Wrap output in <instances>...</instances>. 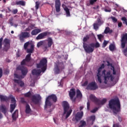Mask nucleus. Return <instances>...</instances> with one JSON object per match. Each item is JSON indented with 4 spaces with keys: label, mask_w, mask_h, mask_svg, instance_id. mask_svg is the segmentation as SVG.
I'll list each match as a JSON object with an SVG mask.
<instances>
[{
    "label": "nucleus",
    "mask_w": 127,
    "mask_h": 127,
    "mask_svg": "<svg viewBox=\"0 0 127 127\" xmlns=\"http://www.w3.org/2000/svg\"><path fill=\"white\" fill-rule=\"evenodd\" d=\"M108 106L109 109L112 110L114 116H117L121 112V102L119 98L111 99Z\"/></svg>",
    "instance_id": "f257e3e1"
},
{
    "label": "nucleus",
    "mask_w": 127,
    "mask_h": 127,
    "mask_svg": "<svg viewBox=\"0 0 127 127\" xmlns=\"http://www.w3.org/2000/svg\"><path fill=\"white\" fill-rule=\"evenodd\" d=\"M47 41L48 42V44L44 40L39 42L37 44V47L39 48V47L42 46V49L44 51H48V48H51V46L53 45V40L52 38L49 37Z\"/></svg>",
    "instance_id": "f03ea898"
},
{
    "label": "nucleus",
    "mask_w": 127,
    "mask_h": 127,
    "mask_svg": "<svg viewBox=\"0 0 127 127\" xmlns=\"http://www.w3.org/2000/svg\"><path fill=\"white\" fill-rule=\"evenodd\" d=\"M62 106L64 109L63 115H66L65 119H67L70 116H71L72 110L70 108V105H69V103H68V102L67 101H63L62 103Z\"/></svg>",
    "instance_id": "7ed1b4c3"
},
{
    "label": "nucleus",
    "mask_w": 127,
    "mask_h": 127,
    "mask_svg": "<svg viewBox=\"0 0 127 127\" xmlns=\"http://www.w3.org/2000/svg\"><path fill=\"white\" fill-rule=\"evenodd\" d=\"M56 103L57 102V96L55 94H52L47 97L45 101V109H47V107H51L52 103L51 102Z\"/></svg>",
    "instance_id": "20e7f679"
},
{
    "label": "nucleus",
    "mask_w": 127,
    "mask_h": 127,
    "mask_svg": "<svg viewBox=\"0 0 127 127\" xmlns=\"http://www.w3.org/2000/svg\"><path fill=\"white\" fill-rule=\"evenodd\" d=\"M37 68H41L42 72L44 73L47 69V59L44 58L42 59L39 64H37Z\"/></svg>",
    "instance_id": "39448f33"
},
{
    "label": "nucleus",
    "mask_w": 127,
    "mask_h": 127,
    "mask_svg": "<svg viewBox=\"0 0 127 127\" xmlns=\"http://www.w3.org/2000/svg\"><path fill=\"white\" fill-rule=\"evenodd\" d=\"M90 99L91 101L92 102H94L95 104H96V105H104L107 103V99L104 98L102 99V101L100 100V99L97 98L95 95L91 94L90 96Z\"/></svg>",
    "instance_id": "423d86ee"
},
{
    "label": "nucleus",
    "mask_w": 127,
    "mask_h": 127,
    "mask_svg": "<svg viewBox=\"0 0 127 127\" xmlns=\"http://www.w3.org/2000/svg\"><path fill=\"white\" fill-rule=\"evenodd\" d=\"M100 45L99 42H96L95 44L92 43L89 44V46L88 48H86L85 47V52L86 53H92V52H94V50L95 48H99L100 47Z\"/></svg>",
    "instance_id": "0eeeda50"
},
{
    "label": "nucleus",
    "mask_w": 127,
    "mask_h": 127,
    "mask_svg": "<svg viewBox=\"0 0 127 127\" xmlns=\"http://www.w3.org/2000/svg\"><path fill=\"white\" fill-rule=\"evenodd\" d=\"M102 75L104 76V83L107 84L108 81L111 79V81L114 80V76L111 74V71H108L106 74V70H103L102 71Z\"/></svg>",
    "instance_id": "6e6552de"
},
{
    "label": "nucleus",
    "mask_w": 127,
    "mask_h": 127,
    "mask_svg": "<svg viewBox=\"0 0 127 127\" xmlns=\"http://www.w3.org/2000/svg\"><path fill=\"white\" fill-rule=\"evenodd\" d=\"M18 37L19 40L22 43L25 41V38H29L30 37V33L28 32H22L18 35Z\"/></svg>",
    "instance_id": "1a4fd4ad"
},
{
    "label": "nucleus",
    "mask_w": 127,
    "mask_h": 127,
    "mask_svg": "<svg viewBox=\"0 0 127 127\" xmlns=\"http://www.w3.org/2000/svg\"><path fill=\"white\" fill-rule=\"evenodd\" d=\"M64 69V64H63L57 62L55 64V67L54 68V71L55 74H60V70Z\"/></svg>",
    "instance_id": "9d476101"
},
{
    "label": "nucleus",
    "mask_w": 127,
    "mask_h": 127,
    "mask_svg": "<svg viewBox=\"0 0 127 127\" xmlns=\"http://www.w3.org/2000/svg\"><path fill=\"white\" fill-rule=\"evenodd\" d=\"M4 47L3 48V51L7 52L8 49L10 48V40L7 38H5L3 40Z\"/></svg>",
    "instance_id": "9b49d317"
},
{
    "label": "nucleus",
    "mask_w": 127,
    "mask_h": 127,
    "mask_svg": "<svg viewBox=\"0 0 127 127\" xmlns=\"http://www.w3.org/2000/svg\"><path fill=\"white\" fill-rule=\"evenodd\" d=\"M83 116H84L83 111L78 112L75 115L74 117L72 118V121L73 122H79L83 118Z\"/></svg>",
    "instance_id": "f8f14e48"
},
{
    "label": "nucleus",
    "mask_w": 127,
    "mask_h": 127,
    "mask_svg": "<svg viewBox=\"0 0 127 127\" xmlns=\"http://www.w3.org/2000/svg\"><path fill=\"white\" fill-rule=\"evenodd\" d=\"M31 101L35 105H38L40 103V101H41V96L39 94L33 95Z\"/></svg>",
    "instance_id": "ddd939ff"
},
{
    "label": "nucleus",
    "mask_w": 127,
    "mask_h": 127,
    "mask_svg": "<svg viewBox=\"0 0 127 127\" xmlns=\"http://www.w3.org/2000/svg\"><path fill=\"white\" fill-rule=\"evenodd\" d=\"M16 69L21 71V74L23 76H26L27 73H28V69L26 67H24L23 65H19Z\"/></svg>",
    "instance_id": "4468645a"
},
{
    "label": "nucleus",
    "mask_w": 127,
    "mask_h": 127,
    "mask_svg": "<svg viewBox=\"0 0 127 127\" xmlns=\"http://www.w3.org/2000/svg\"><path fill=\"white\" fill-rule=\"evenodd\" d=\"M30 60H31V54H28L26 56L25 59L21 62V65L28 66V63L30 62Z\"/></svg>",
    "instance_id": "2eb2a0df"
},
{
    "label": "nucleus",
    "mask_w": 127,
    "mask_h": 127,
    "mask_svg": "<svg viewBox=\"0 0 127 127\" xmlns=\"http://www.w3.org/2000/svg\"><path fill=\"white\" fill-rule=\"evenodd\" d=\"M121 47L124 49L126 47V44H127V33L123 35L121 37Z\"/></svg>",
    "instance_id": "dca6fc26"
},
{
    "label": "nucleus",
    "mask_w": 127,
    "mask_h": 127,
    "mask_svg": "<svg viewBox=\"0 0 127 127\" xmlns=\"http://www.w3.org/2000/svg\"><path fill=\"white\" fill-rule=\"evenodd\" d=\"M86 89L87 90L95 91V90H97V89H98V85H97V83H96V82H91L88 84Z\"/></svg>",
    "instance_id": "f3484780"
},
{
    "label": "nucleus",
    "mask_w": 127,
    "mask_h": 127,
    "mask_svg": "<svg viewBox=\"0 0 127 127\" xmlns=\"http://www.w3.org/2000/svg\"><path fill=\"white\" fill-rule=\"evenodd\" d=\"M55 5L56 12H60V11L61 10L60 8L61 7V2L60 1V0H55Z\"/></svg>",
    "instance_id": "a211bd4d"
},
{
    "label": "nucleus",
    "mask_w": 127,
    "mask_h": 127,
    "mask_svg": "<svg viewBox=\"0 0 127 127\" xmlns=\"http://www.w3.org/2000/svg\"><path fill=\"white\" fill-rule=\"evenodd\" d=\"M50 34V32H45L39 34L37 37L36 38L37 40H39L40 39H43L45 37V36H47Z\"/></svg>",
    "instance_id": "6ab92c4d"
},
{
    "label": "nucleus",
    "mask_w": 127,
    "mask_h": 127,
    "mask_svg": "<svg viewBox=\"0 0 127 127\" xmlns=\"http://www.w3.org/2000/svg\"><path fill=\"white\" fill-rule=\"evenodd\" d=\"M89 39H90V36L89 35H86L85 37H84L83 39V47L84 49V51H86V49H85V47H86L87 48H88L90 46H89L88 44H87V43H86V42H87V41H88V40H89Z\"/></svg>",
    "instance_id": "aec40b11"
},
{
    "label": "nucleus",
    "mask_w": 127,
    "mask_h": 127,
    "mask_svg": "<svg viewBox=\"0 0 127 127\" xmlns=\"http://www.w3.org/2000/svg\"><path fill=\"white\" fill-rule=\"evenodd\" d=\"M76 95V91H75V89L72 88L70 90L69 92V96L70 97V100L72 101H75V99H73V98Z\"/></svg>",
    "instance_id": "412c9836"
},
{
    "label": "nucleus",
    "mask_w": 127,
    "mask_h": 127,
    "mask_svg": "<svg viewBox=\"0 0 127 127\" xmlns=\"http://www.w3.org/2000/svg\"><path fill=\"white\" fill-rule=\"evenodd\" d=\"M12 122H15L18 119V110H16L12 114Z\"/></svg>",
    "instance_id": "4be33fe9"
},
{
    "label": "nucleus",
    "mask_w": 127,
    "mask_h": 127,
    "mask_svg": "<svg viewBox=\"0 0 127 127\" xmlns=\"http://www.w3.org/2000/svg\"><path fill=\"white\" fill-rule=\"evenodd\" d=\"M0 111L4 114V115H5L6 114V112H7V108H6V106L5 105H0Z\"/></svg>",
    "instance_id": "5701e85b"
},
{
    "label": "nucleus",
    "mask_w": 127,
    "mask_h": 127,
    "mask_svg": "<svg viewBox=\"0 0 127 127\" xmlns=\"http://www.w3.org/2000/svg\"><path fill=\"white\" fill-rule=\"evenodd\" d=\"M32 75L35 76H39L41 74V70L40 69H33L32 71Z\"/></svg>",
    "instance_id": "b1692460"
},
{
    "label": "nucleus",
    "mask_w": 127,
    "mask_h": 127,
    "mask_svg": "<svg viewBox=\"0 0 127 127\" xmlns=\"http://www.w3.org/2000/svg\"><path fill=\"white\" fill-rule=\"evenodd\" d=\"M14 83H16L17 84H19L20 87L22 88V87H24V82L22 81V80H20L19 79H14Z\"/></svg>",
    "instance_id": "393cba45"
},
{
    "label": "nucleus",
    "mask_w": 127,
    "mask_h": 127,
    "mask_svg": "<svg viewBox=\"0 0 127 127\" xmlns=\"http://www.w3.org/2000/svg\"><path fill=\"white\" fill-rule=\"evenodd\" d=\"M0 100L1 102H7L9 100V98L7 97L6 96L0 95Z\"/></svg>",
    "instance_id": "a878e982"
},
{
    "label": "nucleus",
    "mask_w": 127,
    "mask_h": 127,
    "mask_svg": "<svg viewBox=\"0 0 127 127\" xmlns=\"http://www.w3.org/2000/svg\"><path fill=\"white\" fill-rule=\"evenodd\" d=\"M41 32V30L40 29H35L31 32L32 35H37L38 33H40Z\"/></svg>",
    "instance_id": "bb28decb"
},
{
    "label": "nucleus",
    "mask_w": 127,
    "mask_h": 127,
    "mask_svg": "<svg viewBox=\"0 0 127 127\" xmlns=\"http://www.w3.org/2000/svg\"><path fill=\"white\" fill-rule=\"evenodd\" d=\"M27 53H29V54H31V53H33V51H34V45H31L30 49H27Z\"/></svg>",
    "instance_id": "cd10ccee"
},
{
    "label": "nucleus",
    "mask_w": 127,
    "mask_h": 127,
    "mask_svg": "<svg viewBox=\"0 0 127 127\" xmlns=\"http://www.w3.org/2000/svg\"><path fill=\"white\" fill-rule=\"evenodd\" d=\"M104 33L105 34H108V33L111 34V33H113V30L111 29L109 27H106L104 30Z\"/></svg>",
    "instance_id": "c85d7f7f"
},
{
    "label": "nucleus",
    "mask_w": 127,
    "mask_h": 127,
    "mask_svg": "<svg viewBox=\"0 0 127 127\" xmlns=\"http://www.w3.org/2000/svg\"><path fill=\"white\" fill-rule=\"evenodd\" d=\"M26 114H30L31 113V109L30 108V106L28 104H26L25 109Z\"/></svg>",
    "instance_id": "c756f323"
},
{
    "label": "nucleus",
    "mask_w": 127,
    "mask_h": 127,
    "mask_svg": "<svg viewBox=\"0 0 127 127\" xmlns=\"http://www.w3.org/2000/svg\"><path fill=\"white\" fill-rule=\"evenodd\" d=\"M82 95L81 91L79 89H77L76 90V98H79V99L82 98Z\"/></svg>",
    "instance_id": "7c9ffc66"
},
{
    "label": "nucleus",
    "mask_w": 127,
    "mask_h": 127,
    "mask_svg": "<svg viewBox=\"0 0 127 127\" xmlns=\"http://www.w3.org/2000/svg\"><path fill=\"white\" fill-rule=\"evenodd\" d=\"M16 4H17V5H22V6H24V5H25V1L23 0H20L16 2Z\"/></svg>",
    "instance_id": "2f4dec72"
},
{
    "label": "nucleus",
    "mask_w": 127,
    "mask_h": 127,
    "mask_svg": "<svg viewBox=\"0 0 127 127\" xmlns=\"http://www.w3.org/2000/svg\"><path fill=\"white\" fill-rule=\"evenodd\" d=\"M97 24L101 26V25L104 24V20H101V18H98L97 19Z\"/></svg>",
    "instance_id": "473e14b6"
},
{
    "label": "nucleus",
    "mask_w": 127,
    "mask_h": 127,
    "mask_svg": "<svg viewBox=\"0 0 127 127\" xmlns=\"http://www.w3.org/2000/svg\"><path fill=\"white\" fill-rule=\"evenodd\" d=\"M86 125H87L86 123V122L83 120H81L79 123V126H78V127H85Z\"/></svg>",
    "instance_id": "72a5a7b5"
},
{
    "label": "nucleus",
    "mask_w": 127,
    "mask_h": 127,
    "mask_svg": "<svg viewBox=\"0 0 127 127\" xmlns=\"http://www.w3.org/2000/svg\"><path fill=\"white\" fill-rule=\"evenodd\" d=\"M64 10H65L66 14V16H70V10L69 8L67 7L64 8Z\"/></svg>",
    "instance_id": "f704fd0d"
},
{
    "label": "nucleus",
    "mask_w": 127,
    "mask_h": 127,
    "mask_svg": "<svg viewBox=\"0 0 127 127\" xmlns=\"http://www.w3.org/2000/svg\"><path fill=\"white\" fill-rule=\"evenodd\" d=\"M116 48V46H115V45L111 44L109 46V50H110V51H114V50H115Z\"/></svg>",
    "instance_id": "c9c22d12"
},
{
    "label": "nucleus",
    "mask_w": 127,
    "mask_h": 127,
    "mask_svg": "<svg viewBox=\"0 0 127 127\" xmlns=\"http://www.w3.org/2000/svg\"><path fill=\"white\" fill-rule=\"evenodd\" d=\"M16 104H10V113H12L13 111H14V109H15V105Z\"/></svg>",
    "instance_id": "e433bc0d"
},
{
    "label": "nucleus",
    "mask_w": 127,
    "mask_h": 127,
    "mask_svg": "<svg viewBox=\"0 0 127 127\" xmlns=\"http://www.w3.org/2000/svg\"><path fill=\"white\" fill-rule=\"evenodd\" d=\"M30 45V42L29 41L25 43V44H24V49L25 50H26L27 49V47H28V46Z\"/></svg>",
    "instance_id": "4c0bfd02"
},
{
    "label": "nucleus",
    "mask_w": 127,
    "mask_h": 127,
    "mask_svg": "<svg viewBox=\"0 0 127 127\" xmlns=\"http://www.w3.org/2000/svg\"><path fill=\"white\" fill-rule=\"evenodd\" d=\"M24 97H26L27 98H30L31 97V92L30 91L24 94Z\"/></svg>",
    "instance_id": "58836bf2"
},
{
    "label": "nucleus",
    "mask_w": 127,
    "mask_h": 127,
    "mask_svg": "<svg viewBox=\"0 0 127 127\" xmlns=\"http://www.w3.org/2000/svg\"><path fill=\"white\" fill-rule=\"evenodd\" d=\"M99 26H100L97 23H94L93 24V28L95 30H97V29H99Z\"/></svg>",
    "instance_id": "ea45409f"
},
{
    "label": "nucleus",
    "mask_w": 127,
    "mask_h": 127,
    "mask_svg": "<svg viewBox=\"0 0 127 127\" xmlns=\"http://www.w3.org/2000/svg\"><path fill=\"white\" fill-rule=\"evenodd\" d=\"M32 29H33V26H29L28 28H26L25 31H30L31 30H32Z\"/></svg>",
    "instance_id": "a19ab883"
},
{
    "label": "nucleus",
    "mask_w": 127,
    "mask_h": 127,
    "mask_svg": "<svg viewBox=\"0 0 127 127\" xmlns=\"http://www.w3.org/2000/svg\"><path fill=\"white\" fill-rule=\"evenodd\" d=\"M90 119L91 121H92V125H93V124H94V122H95V120H96V116H90Z\"/></svg>",
    "instance_id": "79ce46f5"
},
{
    "label": "nucleus",
    "mask_w": 127,
    "mask_h": 127,
    "mask_svg": "<svg viewBox=\"0 0 127 127\" xmlns=\"http://www.w3.org/2000/svg\"><path fill=\"white\" fill-rule=\"evenodd\" d=\"M108 43H109V42H108L106 40H104V42H103V45H102L103 48H105V47H106V46H107V45H108Z\"/></svg>",
    "instance_id": "37998d69"
},
{
    "label": "nucleus",
    "mask_w": 127,
    "mask_h": 127,
    "mask_svg": "<svg viewBox=\"0 0 127 127\" xmlns=\"http://www.w3.org/2000/svg\"><path fill=\"white\" fill-rule=\"evenodd\" d=\"M13 18L9 19L8 20L9 24H10L11 26H13Z\"/></svg>",
    "instance_id": "c03bdc74"
},
{
    "label": "nucleus",
    "mask_w": 127,
    "mask_h": 127,
    "mask_svg": "<svg viewBox=\"0 0 127 127\" xmlns=\"http://www.w3.org/2000/svg\"><path fill=\"white\" fill-rule=\"evenodd\" d=\"M21 103L22 104H27V102H26V101H25V99H24L23 98H21Z\"/></svg>",
    "instance_id": "a18cd8bd"
},
{
    "label": "nucleus",
    "mask_w": 127,
    "mask_h": 127,
    "mask_svg": "<svg viewBox=\"0 0 127 127\" xmlns=\"http://www.w3.org/2000/svg\"><path fill=\"white\" fill-rule=\"evenodd\" d=\"M97 76L98 77V82L100 83V84H101V83H102V79L101 78V77H102V75H97Z\"/></svg>",
    "instance_id": "49530a36"
},
{
    "label": "nucleus",
    "mask_w": 127,
    "mask_h": 127,
    "mask_svg": "<svg viewBox=\"0 0 127 127\" xmlns=\"http://www.w3.org/2000/svg\"><path fill=\"white\" fill-rule=\"evenodd\" d=\"M11 103H12V104H16V101L14 97L11 98Z\"/></svg>",
    "instance_id": "de8ad7c7"
},
{
    "label": "nucleus",
    "mask_w": 127,
    "mask_h": 127,
    "mask_svg": "<svg viewBox=\"0 0 127 127\" xmlns=\"http://www.w3.org/2000/svg\"><path fill=\"white\" fill-rule=\"evenodd\" d=\"M3 38L1 37L0 38V49L2 48V41Z\"/></svg>",
    "instance_id": "09e8293b"
},
{
    "label": "nucleus",
    "mask_w": 127,
    "mask_h": 127,
    "mask_svg": "<svg viewBox=\"0 0 127 127\" xmlns=\"http://www.w3.org/2000/svg\"><path fill=\"white\" fill-rule=\"evenodd\" d=\"M98 110H99V108H95L94 109H93L91 111V113H92L93 114H95V113H96V112H97V111H98Z\"/></svg>",
    "instance_id": "8fccbe9b"
},
{
    "label": "nucleus",
    "mask_w": 127,
    "mask_h": 127,
    "mask_svg": "<svg viewBox=\"0 0 127 127\" xmlns=\"http://www.w3.org/2000/svg\"><path fill=\"white\" fill-rule=\"evenodd\" d=\"M97 0H90L89 3L91 5H93V4H94V3H95V2H96L97 1Z\"/></svg>",
    "instance_id": "3c124183"
},
{
    "label": "nucleus",
    "mask_w": 127,
    "mask_h": 127,
    "mask_svg": "<svg viewBox=\"0 0 127 127\" xmlns=\"http://www.w3.org/2000/svg\"><path fill=\"white\" fill-rule=\"evenodd\" d=\"M40 4V3H39V2L38 1L36 2V5H35L36 9H38V8H39Z\"/></svg>",
    "instance_id": "603ef678"
},
{
    "label": "nucleus",
    "mask_w": 127,
    "mask_h": 127,
    "mask_svg": "<svg viewBox=\"0 0 127 127\" xmlns=\"http://www.w3.org/2000/svg\"><path fill=\"white\" fill-rule=\"evenodd\" d=\"M98 38L99 40H101L102 38H104V35L102 34L97 35Z\"/></svg>",
    "instance_id": "864d4df0"
},
{
    "label": "nucleus",
    "mask_w": 127,
    "mask_h": 127,
    "mask_svg": "<svg viewBox=\"0 0 127 127\" xmlns=\"http://www.w3.org/2000/svg\"><path fill=\"white\" fill-rule=\"evenodd\" d=\"M111 19L112 20L113 22H114L115 23L118 21V19H117L115 17H111Z\"/></svg>",
    "instance_id": "5fc2aeb1"
},
{
    "label": "nucleus",
    "mask_w": 127,
    "mask_h": 127,
    "mask_svg": "<svg viewBox=\"0 0 127 127\" xmlns=\"http://www.w3.org/2000/svg\"><path fill=\"white\" fill-rule=\"evenodd\" d=\"M18 10H17V9H15L14 10H13L11 12L12 13H13V14H16V13H17Z\"/></svg>",
    "instance_id": "6e6d98bb"
},
{
    "label": "nucleus",
    "mask_w": 127,
    "mask_h": 127,
    "mask_svg": "<svg viewBox=\"0 0 127 127\" xmlns=\"http://www.w3.org/2000/svg\"><path fill=\"white\" fill-rule=\"evenodd\" d=\"M101 72H102V68H100V67H99L98 69V73L97 75H102L101 74Z\"/></svg>",
    "instance_id": "4d7b16f0"
},
{
    "label": "nucleus",
    "mask_w": 127,
    "mask_h": 127,
    "mask_svg": "<svg viewBox=\"0 0 127 127\" xmlns=\"http://www.w3.org/2000/svg\"><path fill=\"white\" fill-rule=\"evenodd\" d=\"M14 78H16L17 79H20V76H19V75L16 73H14Z\"/></svg>",
    "instance_id": "13d9d810"
},
{
    "label": "nucleus",
    "mask_w": 127,
    "mask_h": 127,
    "mask_svg": "<svg viewBox=\"0 0 127 127\" xmlns=\"http://www.w3.org/2000/svg\"><path fill=\"white\" fill-rule=\"evenodd\" d=\"M87 85H88V81H85L82 85L83 87H86Z\"/></svg>",
    "instance_id": "bf43d9fd"
},
{
    "label": "nucleus",
    "mask_w": 127,
    "mask_h": 127,
    "mask_svg": "<svg viewBox=\"0 0 127 127\" xmlns=\"http://www.w3.org/2000/svg\"><path fill=\"white\" fill-rule=\"evenodd\" d=\"M87 109L88 110H90V102L89 101L87 102Z\"/></svg>",
    "instance_id": "052dcab7"
},
{
    "label": "nucleus",
    "mask_w": 127,
    "mask_h": 127,
    "mask_svg": "<svg viewBox=\"0 0 127 127\" xmlns=\"http://www.w3.org/2000/svg\"><path fill=\"white\" fill-rule=\"evenodd\" d=\"M1 77H2V69L0 68V79Z\"/></svg>",
    "instance_id": "680f3d73"
},
{
    "label": "nucleus",
    "mask_w": 127,
    "mask_h": 127,
    "mask_svg": "<svg viewBox=\"0 0 127 127\" xmlns=\"http://www.w3.org/2000/svg\"><path fill=\"white\" fill-rule=\"evenodd\" d=\"M108 64L107 66H110L111 67H112L113 68V67H114V66H113V64L110 63V62L108 61L107 62Z\"/></svg>",
    "instance_id": "e2e57ef3"
},
{
    "label": "nucleus",
    "mask_w": 127,
    "mask_h": 127,
    "mask_svg": "<svg viewBox=\"0 0 127 127\" xmlns=\"http://www.w3.org/2000/svg\"><path fill=\"white\" fill-rule=\"evenodd\" d=\"M105 11H106V12H111V11H112V10L111 9H105Z\"/></svg>",
    "instance_id": "0e129e2a"
},
{
    "label": "nucleus",
    "mask_w": 127,
    "mask_h": 127,
    "mask_svg": "<svg viewBox=\"0 0 127 127\" xmlns=\"http://www.w3.org/2000/svg\"><path fill=\"white\" fill-rule=\"evenodd\" d=\"M99 68H101V69H104V68H105V64H102L99 67Z\"/></svg>",
    "instance_id": "69168bd1"
},
{
    "label": "nucleus",
    "mask_w": 127,
    "mask_h": 127,
    "mask_svg": "<svg viewBox=\"0 0 127 127\" xmlns=\"http://www.w3.org/2000/svg\"><path fill=\"white\" fill-rule=\"evenodd\" d=\"M113 127H120V125L118 124H113Z\"/></svg>",
    "instance_id": "338daca9"
},
{
    "label": "nucleus",
    "mask_w": 127,
    "mask_h": 127,
    "mask_svg": "<svg viewBox=\"0 0 127 127\" xmlns=\"http://www.w3.org/2000/svg\"><path fill=\"white\" fill-rule=\"evenodd\" d=\"M122 26L123 23H122V22H120L119 23H118V27H122Z\"/></svg>",
    "instance_id": "774afa93"
}]
</instances>
